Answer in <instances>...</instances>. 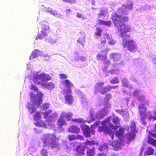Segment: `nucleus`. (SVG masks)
Listing matches in <instances>:
<instances>
[{"mask_svg": "<svg viewBox=\"0 0 156 156\" xmlns=\"http://www.w3.org/2000/svg\"><path fill=\"white\" fill-rule=\"evenodd\" d=\"M111 19L114 27L117 28L122 39V45L123 47L127 48L130 52H133L136 49L137 45L133 39L128 38H130V36L125 35L126 34L131 32L132 30L130 25L125 24V23L128 21V17L119 15L115 12L112 14Z\"/></svg>", "mask_w": 156, "mask_h": 156, "instance_id": "nucleus-1", "label": "nucleus"}, {"mask_svg": "<svg viewBox=\"0 0 156 156\" xmlns=\"http://www.w3.org/2000/svg\"><path fill=\"white\" fill-rule=\"evenodd\" d=\"M58 141V138L54 134L47 133L43 135L42 141L44 148L40 152L41 156H48V152L45 148L49 149L50 146L52 148H59L60 143L57 142Z\"/></svg>", "mask_w": 156, "mask_h": 156, "instance_id": "nucleus-2", "label": "nucleus"}, {"mask_svg": "<svg viewBox=\"0 0 156 156\" xmlns=\"http://www.w3.org/2000/svg\"><path fill=\"white\" fill-rule=\"evenodd\" d=\"M102 126L98 128V131L100 132H102L105 134H108L110 136L112 140L114 139V132L112 131L110 128L113 129H117L118 126H114L111 122L109 118L102 121L101 123Z\"/></svg>", "mask_w": 156, "mask_h": 156, "instance_id": "nucleus-3", "label": "nucleus"}, {"mask_svg": "<svg viewBox=\"0 0 156 156\" xmlns=\"http://www.w3.org/2000/svg\"><path fill=\"white\" fill-rule=\"evenodd\" d=\"M143 104H141L139 106V112L140 117V121L142 123L145 125L147 123L145 120L147 118L150 120L153 119L154 120H156V111L154 112L155 116H152L151 114L148 115L146 112L147 108L145 105L148 106L149 105V102L148 101H146L143 102Z\"/></svg>", "mask_w": 156, "mask_h": 156, "instance_id": "nucleus-4", "label": "nucleus"}, {"mask_svg": "<svg viewBox=\"0 0 156 156\" xmlns=\"http://www.w3.org/2000/svg\"><path fill=\"white\" fill-rule=\"evenodd\" d=\"M104 83L103 82H98L94 86V92L97 93L99 92L101 94H104L110 91L112 89H115L118 87V85L112 86H109L103 87Z\"/></svg>", "mask_w": 156, "mask_h": 156, "instance_id": "nucleus-5", "label": "nucleus"}, {"mask_svg": "<svg viewBox=\"0 0 156 156\" xmlns=\"http://www.w3.org/2000/svg\"><path fill=\"white\" fill-rule=\"evenodd\" d=\"M33 78L34 83L37 85H42L44 82L49 81L51 79L49 75L45 74L44 73L40 74L38 73L35 74L34 75Z\"/></svg>", "mask_w": 156, "mask_h": 156, "instance_id": "nucleus-6", "label": "nucleus"}, {"mask_svg": "<svg viewBox=\"0 0 156 156\" xmlns=\"http://www.w3.org/2000/svg\"><path fill=\"white\" fill-rule=\"evenodd\" d=\"M84 146L83 147L87 149L86 154L87 156H94L96 153V149L94 147L91 148H89V146L94 145L95 144L98 145L99 144L98 142H95L94 140H87L84 143Z\"/></svg>", "mask_w": 156, "mask_h": 156, "instance_id": "nucleus-7", "label": "nucleus"}, {"mask_svg": "<svg viewBox=\"0 0 156 156\" xmlns=\"http://www.w3.org/2000/svg\"><path fill=\"white\" fill-rule=\"evenodd\" d=\"M81 128L83 131V135L86 138L90 137L91 136L90 133L94 135L95 134V131L93 129L90 130L89 126L85 125H81Z\"/></svg>", "mask_w": 156, "mask_h": 156, "instance_id": "nucleus-8", "label": "nucleus"}, {"mask_svg": "<svg viewBox=\"0 0 156 156\" xmlns=\"http://www.w3.org/2000/svg\"><path fill=\"white\" fill-rule=\"evenodd\" d=\"M51 113L52 111L51 110L45 111L44 113V118L45 119L46 122L50 123L54 121L57 115L54 113L51 114Z\"/></svg>", "mask_w": 156, "mask_h": 156, "instance_id": "nucleus-9", "label": "nucleus"}, {"mask_svg": "<svg viewBox=\"0 0 156 156\" xmlns=\"http://www.w3.org/2000/svg\"><path fill=\"white\" fill-rule=\"evenodd\" d=\"M37 95L38 97H39V99L38 100V101L37 100H35L36 96L33 93L31 94L30 97L32 101L33 102V104L35 105L36 104H37L38 107L40 106L42 101V98L43 95V94L41 92H39L37 94Z\"/></svg>", "mask_w": 156, "mask_h": 156, "instance_id": "nucleus-10", "label": "nucleus"}, {"mask_svg": "<svg viewBox=\"0 0 156 156\" xmlns=\"http://www.w3.org/2000/svg\"><path fill=\"white\" fill-rule=\"evenodd\" d=\"M109 49H105L101 51V53H98L96 57L98 59L101 61L105 60L107 58V55L109 51Z\"/></svg>", "mask_w": 156, "mask_h": 156, "instance_id": "nucleus-11", "label": "nucleus"}, {"mask_svg": "<svg viewBox=\"0 0 156 156\" xmlns=\"http://www.w3.org/2000/svg\"><path fill=\"white\" fill-rule=\"evenodd\" d=\"M63 82L65 86H67L68 87V89L66 90H64L63 94H71L72 93V91L70 88L71 87H73V84L68 79L65 80H64Z\"/></svg>", "mask_w": 156, "mask_h": 156, "instance_id": "nucleus-12", "label": "nucleus"}, {"mask_svg": "<svg viewBox=\"0 0 156 156\" xmlns=\"http://www.w3.org/2000/svg\"><path fill=\"white\" fill-rule=\"evenodd\" d=\"M110 37V36L107 33L104 34L102 36H100L99 39L101 44L104 46L106 43V40H109Z\"/></svg>", "mask_w": 156, "mask_h": 156, "instance_id": "nucleus-13", "label": "nucleus"}, {"mask_svg": "<svg viewBox=\"0 0 156 156\" xmlns=\"http://www.w3.org/2000/svg\"><path fill=\"white\" fill-rule=\"evenodd\" d=\"M124 133V130L123 129L120 128L115 132V135L117 137L119 138V140L124 141V137L123 135Z\"/></svg>", "mask_w": 156, "mask_h": 156, "instance_id": "nucleus-14", "label": "nucleus"}, {"mask_svg": "<svg viewBox=\"0 0 156 156\" xmlns=\"http://www.w3.org/2000/svg\"><path fill=\"white\" fill-rule=\"evenodd\" d=\"M41 30L42 32H44L47 33L49 32L50 31V29L48 23L47 22L43 21L41 22Z\"/></svg>", "mask_w": 156, "mask_h": 156, "instance_id": "nucleus-15", "label": "nucleus"}, {"mask_svg": "<svg viewBox=\"0 0 156 156\" xmlns=\"http://www.w3.org/2000/svg\"><path fill=\"white\" fill-rule=\"evenodd\" d=\"M67 131L69 133H79L80 131V128L76 126L73 125L68 128Z\"/></svg>", "mask_w": 156, "mask_h": 156, "instance_id": "nucleus-16", "label": "nucleus"}, {"mask_svg": "<svg viewBox=\"0 0 156 156\" xmlns=\"http://www.w3.org/2000/svg\"><path fill=\"white\" fill-rule=\"evenodd\" d=\"M73 115V114L72 113H66L64 112H63L60 114V117H62L63 118H65L66 119L67 121H69L71 120V116Z\"/></svg>", "mask_w": 156, "mask_h": 156, "instance_id": "nucleus-17", "label": "nucleus"}, {"mask_svg": "<svg viewBox=\"0 0 156 156\" xmlns=\"http://www.w3.org/2000/svg\"><path fill=\"white\" fill-rule=\"evenodd\" d=\"M136 133L131 131L128 132L126 134V140L129 141H132L135 137Z\"/></svg>", "mask_w": 156, "mask_h": 156, "instance_id": "nucleus-18", "label": "nucleus"}, {"mask_svg": "<svg viewBox=\"0 0 156 156\" xmlns=\"http://www.w3.org/2000/svg\"><path fill=\"white\" fill-rule=\"evenodd\" d=\"M111 145L113 147V149L115 151H118L121 149V144L118 141H113L111 143Z\"/></svg>", "mask_w": 156, "mask_h": 156, "instance_id": "nucleus-19", "label": "nucleus"}, {"mask_svg": "<svg viewBox=\"0 0 156 156\" xmlns=\"http://www.w3.org/2000/svg\"><path fill=\"white\" fill-rule=\"evenodd\" d=\"M76 155L77 156H83L84 154V149L81 145H79L76 147Z\"/></svg>", "mask_w": 156, "mask_h": 156, "instance_id": "nucleus-20", "label": "nucleus"}, {"mask_svg": "<svg viewBox=\"0 0 156 156\" xmlns=\"http://www.w3.org/2000/svg\"><path fill=\"white\" fill-rule=\"evenodd\" d=\"M65 103L68 105L71 104L73 101V96L70 94H68L64 96Z\"/></svg>", "mask_w": 156, "mask_h": 156, "instance_id": "nucleus-21", "label": "nucleus"}, {"mask_svg": "<svg viewBox=\"0 0 156 156\" xmlns=\"http://www.w3.org/2000/svg\"><path fill=\"white\" fill-rule=\"evenodd\" d=\"M43 87H45L48 89L52 90L55 87L54 84L52 82L45 83L42 84Z\"/></svg>", "mask_w": 156, "mask_h": 156, "instance_id": "nucleus-22", "label": "nucleus"}, {"mask_svg": "<svg viewBox=\"0 0 156 156\" xmlns=\"http://www.w3.org/2000/svg\"><path fill=\"white\" fill-rule=\"evenodd\" d=\"M154 150L151 147H148L147 148L146 151L144 152L145 155H151L153 154Z\"/></svg>", "mask_w": 156, "mask_h": 156, "instance_id": "nucleus-23", "label": "nucleus"}, {"mask_svg": "<svg viewBox=\"0 0 156 156\" xmlns=\"http://www.w3.org/2000/svg\"><path fill=\"white\" fill-rule=\"evenodd\" d=\"M47 33L44 32H42L41 30V33H38L37 34L36 39H41L44 38L47 35Z\"/></svg>", "mask_w": 156, "mask_h": 156, "instance_id": "nucleus-24", "label": "nucleus"}, {"mask_svg": "<svg viewBox=\"0 0 156 156\" xmlns=\"http://www.w3.org/2000/svg\"><path fill=\"white\" fill-rule=\"evenodd\" d=\"M27 108L29 112L31 114L34 113L36 110L35 106L30 103L28 104Z\"/></svg>", "mask_w": 156, "mask_h": 156, "instance_id": "nucleus-25", "label": "nucleus"}, {"mask_svg": "<svg viewBox=\"0 0 156 156\" xmlns=\"http://www.w3.org/2000/svg\"><path fill=\"white\" fill-rule=\"evenodd\" d=\"M66 124L65 120L62 117H60L58 120L57 125L60 127Z\"/></svg>", "mask_w": 156, "mask_h": 156, "instance_id": "nucleus-26", "label": "nucleus"}, {"mask_svg": "<svg viewBox=\"0 0 156 156\" xmlns=\"http://www.w3.org/2000/svg\"><path fill=\"white\" fill-rule=\"evenodd\" d=\"M41 112H36L35 114L33 116L34 120L35 121L40 120L41 119Z\"/></svg>", "mask_w": 156, "mask_h": 156, "instance_id": "nucleus-27", "label": "nucleus"}, {"mask_svg": "<svg viewBox=\"0 0 156 156\" xmlns=\"http://www.w3.org/2000/svg\"><path fill=\"white\" fill-rule=\"evenodd\" d=\"M147 143L149 144L156 147V140L150 137H148Z\"/></svg>", "mask_w": 156, "mask_h": 156, "instance_id": "nucleus-28", "label": "nucleus"}, {"mask_svg": "<svg viewBox=\"0 0 156 156\" xmlns=\"http://www.w3.org/2000/svg\"><path fill=\"white\" fill-rule=\"evenodd\" d=\"M34 123L36 126L40 127H44L46 126V125L45 122L41 120H40L39 121L35 122Z\"/></svg>", "mask_w": 156, "mask_h": 156, "instance_id": "nucleus-29", "label": "nucleus"}, {"mask_svg": "<svg viewBox=\"0 0 156 156\" xmlns=\"http://www.w3.org/2000/svg\"><path fill=\"white\" fill-rule=\"evenodd\" d=\"M108 148V144L106 143H104L102 145H101L98 148L99 151H102L105 150H107Z\"/></svg>", "mask_w": 156, "mask_h": 156, "instance_id": "nucleus-30", "label": "nucleus"}, {"mask_svg": "<svg viewBox=\"0 0 156 156\" xmlns=\"http://www.w3.org/2000/svg\"><path fill=\"white\" fill-rule=\"evenodd\" d=\"M102 30L100 27H97L96 28V31L95 33V34L96 36H101Z\"/></svg>", "mask_w": 156, "mask_h": 156, "instance_id": "nucleus-31", "label": "nucleus"}, {"mask_svg": "<svg viewBox=\"0 0 156 156\" xmlns=\"http://www.w3.org/2000/svg\"><path fill=\"white\" fill-rule=\"evenodd\" d=\"M131 131L135 132V133H138V131L136 129V124L134 122H133L131 124L130 126Z\"/></svg>", "mask_w": 156, "mask_h": 156, "instance_id": "nucleus-32", "label": "nucleus"}, {"mask_svg": "<svg viewBox=\"0 0 156 156\" xmlns=\"http://www.w3.org/2000/svg\"><path fill=\"white\" fill-rule=\"evenodd\" d=\"M110 58L114 59L115 60H117L120 58V56L118 54L116 53H112L110 54Z\"/></svg>", "mask_w": 156, "mask_h": 156, "instance_id": "nucleus-33", "label": "nucleus"}, {"mask_svg": "<svg viewBox=\"0 0 156 156\" xmlns=\"http://www.w3.org/2000/svg\"><path fill=\"white\" fill-rule=\"evenodd\" d=\"M71 121L73 122H78V123H84L86 121L84 120L83 119H72L71 120Z\"/></svg>", "mask_w": 156, "mask_h": 156, "instance_id": "nucleus-34", "label": "nucleus"}, {"mask_svg": "<svg viewBox=\"0 0 156 156\" xmlns=\"http://www.w3.org/2000/svg\"><path fill=\"white\" fill-rule=\"evenodd\" d=\"M51 13L56 17H59L61 16L60 14L56 11H51Z\"/></svg>", "mask_w": 156, "mask_h": 156, "instance_id": "nucleus-35", "label": "nucleus"}, {"mask_svg": "<svg viewBox=\"0 0 156 156\" xmlns=\"http://www.w3.org/2000/svg\"><path fill=\"white\" fill-rule=\"evenodd\" d=\"M39 51L37 50H35L32 52L30 58H35L36 57L37 54Z\"/></svg>", "mask_w": 156, "mask_h": 156, "instance_id": "nucleus-36", "label": "nucleus"}, {"mask_svg": "<svg viewBox=\"0 0 156 156\" xmlns=\"http://www.w3.org/2000/svg\"><path fill=\"white\" fill-rule=\"evenodd\" d=\"M105 11L103 9H101L100 10V12L98 14V17L101 18L103 16H105Z\"/></svg>", "mask_w": 156, "mask_h": 156, "instance_id": "nucleus-37", "label": "nucleus"}, {"mask_svg": "<svg viewBox=\"0 0 156 156\" xmlns=\"http://www.w3.org/2000/svg\"><path fill=\"white\" fill-rule=\"evenodd\" d=\"M119 82V80L116 77H114L113 79L110 81V83L111 84L118 83Z\"/></svg>", "mask_w": 156, "mask_h": 156, "instance_id": "nucleus-38", "label": "nucleus"}, {"mask_svg": "<svg viewBox=\"0 0 156 156\" xmlns=\"http://www.w3.org/2000/svg\"><path fill=\"white\" fill-rule=\"evenodd\" d=\"M112 122L114 124L118 125L120 122V120L118 117H115L112 119Z\"/></svg>", "mask_w": 156, "mask_h": 156, "instance_id": "nucleus-39", "label": "nucleus"}, {"mask_svg": "<svg viewBox=\"0 0 156 156\" xmlns=\"http://www.w3.org/2000/svg\"><path fill=\"white\" fill-rule=\"evenodd\" d=\"M68 139L69 141H72L76 139V138L75 135L70 134L68 135Z\"/></svg>", "mask_w": 156, "mask_h": 156, "instance_id": "nucleus-40", "label": "nucleus"}, {"mask_svg": "<svg viewBox=\"0 0 156 156\" xmlns=\"http://www.w3.org/2000/svg\"><path fill=\"white\" fill-rule=\"evenodd\" d=\"M30 89L31 90H33L34 91L37 92L38 91V87L34 85H31Z\"/></svg>", "mask_w": 156, "mask_h": 156, "instance_id": "nucleus-41", "label": "nucleus"}, {"mask_svg": "<svg viewBox=\"0 0 156 156\" xmlns=\"http://www.w3.org/2000/svg\"><path fill=\"white\" fill-rule=\"evenodd\" d=\"M112 24V22L110 20H108V21H105L104 25L110 27Z\"/></svg>", "mask_w": 156, "mask_h": 156, "instance_id": "nucleus-42", "label": "nucleus"}, {"mask_svg": "<svg viewBox=\"0 0 156 156\" xmlns=\"http://www.w3.org/2000/svg\"><path fill=\"white\" fill-rule=\"evenodd\" d=\"M60 78L61 79H66L68 77V76L67 75H66L64 74H59Z\"/></svg>", "mask_w": 156, "mask_h": 156, "instance_id": "nucleus-43", "label": "nucleus"}, {"mask_svg": "<svg viewBox=\"0 0 156 156\" xmlns=\"http://www.w3.org/2000/svg\"><path fill=\"white\" fill-rule=\"evenodd\" d=\"M123 85L125 87H127L128 86V82H127V80L126 79H123L122 80V82Z\"/></svg>", "mask_w": 156, "mask_h": 156, "instance_id": "nucleus-44", "label": "nucleus"}, {"mask_svg": "<svg viewBox=\"0 0 156 156\" xmlns=\"http://www.w3.org/2000/svg\"><path fill=\"white\" fill-rule=\"evenodd\" d=\"M76 137V139H78L81 140H84V138L83 136L80 135H77Z\"/></svg>", "mask_w": 156, "mask_h": 156, "instance_id": "nucleus-45", "label": "nucleus"}, {"mask_svg": "<svg viewBox=\"0 0 156 156\" xmlns=\"http://www.w3.org/2000/svg\"><path fill=\"white\" fill-rule=\"evenodd\" d=\"M111 95L110 94H106L105 95V98H104L105 99H106V100H108L109 99H111Z\"/></svg>", "mask_w": 156, "mask_h": 156, "instance_id": "nucleus-46", "label": "nucleus"}, {"mask_svg": "<svg viewBox=\"0 0 156 156\" xmlns=\"http://www.w3.org/2000/svg\"><path fill=\"white\" fill-rule=\"evenodd\" d=\"M109 41L108 42V43L109 45H114V44L116 42L113 40H110V39L109 40Z\"/></svg>", "mask_w": 156, "mask_h": 156, "instance_id": "nucleus-47", "label": "nucleus"}, {"mask_svg": "<svg viewBox=\"0 0 156 156\" xmlns=\"http://www.w3.org/2000/svg\"><path fill=\"white\" fill-rule=\"evenodd\" d=\"M105 21L101 20L100 19H98V23L99 25H104Z\"/></svg>", "mask_w": 156, "mask_h": 156, "instance_id": "nucleus-48", "label": "nucleus"}, {"mask_svg": "<svg viewBox=\"0 0 156 156\" xmlns=\"http://www.w3.org/2000/svg\"><path fill=\"white\" fill-rule=\"evenodd\" d=\"M144 99V96H139L138 98V101H143Z\"/></svg>", "mask_w": 156, "mask_h": 156, "instance_id": "nucleus-49", "label": "nucleus"}, {"mask_svg": "<svg viewBox=\"0 0 156 156\" xmlns=\"http://www.w3.org/2000/svg\"><path fill=\"white\" fill-rule=\"evenodd\" d=\"M83 41L84 40L82 38H80L77 40V42L80 43V44H81L83 45Z\"/></svg>", "mask_w": 156, "mask_h": 156, "instance_id": "nucleus-50", "label": "nucleus"}, {"mask_svg": "<svg viewBox=\"0 0 156 156\" xmlns=\"http://www.w3.org/2000/svg\"><path fill=\"white\" fill-rule=\"evenodd\" d=\"M43 108L44 109H47L49 107V105L47 104H44L43 105Z\"/></svg>", "mask_w": 156, "mask_h": 156, "instance_id": "nucleus-51", "label": "nucleus"}, {"mask_svg": "<svg viewBox=\"0 0 156 156\" xmlns=\"http://www.w3.org/2000/svg\"><path fill=\"white\" fill-rule=\"evenodd\" d=\"M76 1V0H69V3L71 4H75Z\"/></svg>", "mask_w": 156, "mask_h": 156, "instance_id": "nucleus-52", "label": "nucleus"}, {"mask_svg": "<svg viewBox=\"0 0 156 156\" xmlns=\"http://www.w3.org/2000/svg\"><path fill=\"white\" fill-rule=\"evenodd\" d=\"M79 60L81 61L84 62L85 61V58L84 57H80Z\"/></svg>", "mask_w": 156, "mask_h": 156, "instance_id": "nucleus-53", "label": "nucleus"}, {"mask_svg": "<svg viewBox=\"0 0 156 156\" xmlns=\"http://www.w3.org/2000/svg\"><path fill=\"white\" fill-rule=\"evenodd\" d=\"M77 15H76V17L77 18H82V15L81 14L78 13V12L77 13Z\"/></svg>", "mask_w": 156, "mask_h": 156, "instance_id": "nucleus-54", "label": "nucleus"}, {"mask_svg": "<svg viewBox=\"0 0 156 156\" xmlns=\"http://www.w3.org/2000/svg\"><path fill=\"white\" fill-rule=\"evenodd\" d=\"M97 156H107L106 153H100L98 154Z\"/></svg>", "mask_w": 156, "mask_h": 156, "instance_id": "nucleus-55", "label": "nucleus"}, {"mask_svg": "<svg viewBox=\"0 0 156 156\" xmlns=\"http://www.w3.org/2000/svg\"><path fill=\"white\" fill-rule=\"evenodd\" d=\"M150 135L152 137L156 138V133H150Z\"/></svg>", "mask_w": 156, "mask_h": 156, "instance_id": "nucleus-56", "label": "nucleus"}, {"mask_svg": "<svg viewBox=\"0 0 156 156\" xmlns=\"http://www.w3.org/2000/svg\"><path fill=\"white\" fill-rule=\"evenodd\" d=\"M91 1L92 4L94 6H95V0H91Z\"/></svg>", "mask_w": 156, "mask_h": 156, "instance_id": "nucleus-57", "label": "nucleus"}, {"mask_svg": "<svg viewBox=\"0 0 156 156\" xmlns=\"http://www.w3.org/2000/svg\"><path fill=\"white\" fill-rule=\"evenodd\" d=\"M71 10H70L69 9H66V12L67 13H69V12L71 11Z\"/></svg>", "mask_w": 156, "mask_h": 156, "instance_id": "nucleus-58", "label": "nucleus"}, {"mask_svg": "<svg viewBox=\"0 0 156 156\" xmlns=\"http://www.w3.org/2000/svg\"><path fill=\"white\" fill-rule=\"evenodd\" d=\"M62 1L65 2L69 3V0H62Z\"/></svg>", "mask_w": 156, "mask_h": 156, "instance_id": "nucleus-59", "label": "nucleus"}, {"mask_svg": "<svg viewBox=\"0 0 156 156\" xmlns=\"http://www.w3.org/2000/svg\"><path fill=\"white\" fill-rule=\"evenodd\" d=\"M106 63L109 64L110 63V62L109 61H107L105 63Z\"/></svg>", "mask_w": 156, "mask_h": 156, "instance_id": "nucleus-60", "label": "nucleus"}, {"mask_svg": "<svg viewBox=\"0 0 156 156\" xmlns=\"http://www.w3.org/2000/svg\"><path fill=\"white\" fill-rule=\"evenodd\" d=\"M155 130H156V124H155Z\"/></svg>", "mask_w": 156, "mask_h": 156, "instance_id": "nucleus-61", "label": "nucleus"}, {"mask_svg": "<svg viewBox=\"0 0 156 156\" xmlns=\"http://www.w3.org/2000/svg\"><path fill=\"white\" fill-rule=\"evenodd\" d=\"M148 113H149L150 114L151 112H148Z\"/></svg>", "mask_w": 156, "mask_h": 156, "instance_id": "nucleus-62", "label": "nucleus"}, {"mask_svg": "<svg viewBox=\"0 0 156 156\" xmlns=\"http://www.w3.org/2000/svg\"><path fill=\"white\" fill-rule=\"evenodd\" d=\"M103 116H102V117H101V118H101V119H102V118H103Z\"/></svg>", "mask_w": 156, "mask_h": 156, "instance_id": "nucleus-63", "label": "nucleus"}]
</instances>
